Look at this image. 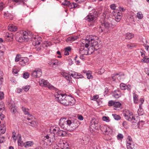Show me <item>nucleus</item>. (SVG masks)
I'll use <instances>...</instances> for the list:
<instances>
[{
  "instance_id": "nucleus-1",
  "label": "nucleus",
  "mask_w": 149,
  "mask_h": 149,
  "mask_svg": "<svg viewBox=\"0 0 149 149\" xmlns=\"http://www.w3.org/2000/svg\"><path fill=\"white\" fill-rule=\"evenodd\" d=\"M54 95L58 101L63 105H72L75 103L74 98L67 96L65 94H62L60 92H56Z\"/></svg>"
},
{
  "instance_id": "nucleus-2",
  "label": "nucleus",
  "mask_w": 149,
  "mask_h": 149,
  "mask_svg": "<svg viewBox=\"0 0 149 149\" xmlns=\"http://www.w3.org/2000/svg\"><path fill=\"white\" fill-rule=\"evenodd\" d=\"M97 37L96 36H92L89 37L88 39H84L85 41H88L87 44L89 47V51L92 49V52L95 50H97L99 48V45L98 42V40H97Z\"/></svg>"
},
{
  "instance_id": "nucleus-3",
  "label": "nucleus",
  "mask_w": 149,
  "mask_h": 149,
  "mask_svg": "<svg viewBox=\"0 0 149 149\" xmlns=\"http://www.w3.org/2000/svg\"><path fill=\"white\" fill-rule=\"evenodd\" d=\"M81 42L82 43V47H81L79 49V53L80 54V57L81 58L84 55H87L92 53V51H91V50L89 51V48H88V46L87 43H88V41L86 40L85 41L83 39L81 40Z\"/></svg>"
},
{
  "instance_id": "nucleus-4",
  "label": "nucleus",
  "mask_w": 149,
  "mask_h": 149,
  "mask_svg": "<svg viewBox=\"0 0 149 149\" xmlns=\"http://www.w3.org/2000/svg\"><path fill=\"white\" fill-rule=\"evenodd\" d=\"M123 115L126 119L132 123V125H136V124L139 121V118L137 117L134 116L132 113L129 110L124 111Z\"/></svg>"
},
{
  "instance_id": "nucleus-5",
  "label": "nucleus",
  "mask_w": 149,
  "mask_h": 149,
  "mask_svg": "<svg viewBox=\"0 0 149 149\" xmlns=\"http://www.w3.org/2000/svg\"><path fill=\"white\" fill-rule=\"evenodd\" d=\"M55 140L54 134L52 132L44 136L42 139V143L45 146L51 145Z\"/></svg>"
},
{
  "instance_id": "nucleus-6",
  "label": "nucleus",
  "mask_w": 149,
  "mask_h": 149,
  "mask_svg": "<svg viewBox=\"0 0 149 149\" xmlns=\"http://www.w3.org/2000/svg\"><path fill=\"white\" fill-rule=\"evenodd\" d=\"M32 34L29 32V34L26 31H22L20 35L19 36L17 35L16 36V40L19 42L23 41H27L29 39H31L32 36Z\"/></svg>"
},
{
  "instance_id": "nucleus-7",
  "label": "nucleus",
  "mask_w": 149,
  "mask_h": 149,
  "mask_svg": "<svg viewBox=\"0 0 149 149\" xmlns=\"http://www.w3.org/2000/svg\"><path fill=\"white\" fill-rule=\"evenodd\" d=\"M50 131L54 134V136L55 135H56L58 136L64 137L66 136L67 134L66 131L60 130L59 128L57 126L52 127Z\"/></svg>"
},
{
  "instance_id": "nucleus-8",
  "label": "nucleus",
  "mask_w": 149,
  "mask_h": 149,
  "mask_svg": "<svg viewBox=\"0 0 149 149\" xmlns=\"http://www.w3.org/2000/svg\"><path fill=\"white\" fill-rule=\"evenodd\" d=\"M112 24L110 22L105 21L104 23L102 24L100 26L99 31L100 32H102L105 31L106 32L107 31L110 30L113 28Z\"/></svg>"
},
{
  "instance_id": "nucleus-9",
  "label": "nucleus",
  "mask_w": 149,
  "mask_h": 149,
  "mask_svg": "<svg viewBox=\"0 0 149 149\" xmlns=\"http://www.w3.org/2000/svg\"><path fill=\"white\" fill-rule=\"evenodd\" d=\"M40 86H42L47 87L49 89L52 90H56V88L53 86L52 85L47 81L44 79H40L39 81Z\"/></svg>"
},
{
  "instance_id": "nucleus-10",
  "label": "nucleus",
  "mask_w": 149,
  "mask_h": 149,
  "mask_svg": "<svg viewBox=\"0 0 149 149\" xmlns=\"http://www.w3.org/2000/svg\"><path fill=\"white\" fill-rule=\"evenodd\" d=\"M77 121L68 120V127L67 130L72 131L78 127V125L77 124Z\"/></svg>"
},
{
  "instance_id": "nucleus-11",
  "label": "nucleus",
  "mask_w": 149,
  "mask_h": 149,
  "mask_svg": "<svg viewBox=\"0 0 149 149\" xmlns=\"http://www.w3.org/2000/svg\"><path fill=\"white\" fill-rule=\"evenodd\" d=\"M68 123V120H67L66 118H61L60 120L59 125L62 128L67 130Z\"/></svg>"
},
{
  "instance_id": "nucleus-12",
  "label": "nucleus",
  "mask_w": 149,
  "mask_h": 149,
  "mask_svg": "<svg viewBox=\"0 0 149 149\" xmlns=\"http://www.w3.org/2000/svg\"><path fill=\"white\" fill-rule=\"evenodd\" d=\"M112 13L115 17V20L117 22H119L122 17V13L118 10H116L113 11Z\"/></svg>"
},
{
  "instance_id": "nucleus-13",
  "label": "nucleus",
  "mask_w": 149,
  "mask_h": 149,
  "mask_svg": "<svg viewBox=\"0 0 149 149\" xmlns=\"http://www.w3.org/2000/svg\"><path fill=\"white\" fill-rule=\"evenodd\" d=\"M31 40L33 45L34 46L39 45L41 42V38L38 36H32Z\"/></svg>"
},
{
  "instance_id": "nucleus-14",
  "label": "nucleus",
  "mask_w": 149,
  "mask_h": 149,
  "mask_svg": "<svg viewBox=\"0 0 149 149\" xmlns=\"http://www.w3.org/2000/svg\"><path fill=\"white\" fill-rule=\"evenodd\" d=\"M108 105L109 106H113L114 109L117 110V108L120 107L121 104L118 102L110 100L108 102Z\"/></svg>"
},
{
  "instance_id": "nucleus-15",
  "label": "nucleus",
  "mask_w": 149,
  "mask_h": 149,
  "mask_svg": "<svg viewBox=\"0 0 149 149\" xmlns=\"http://www.w3.org/2000/svg\"><path fill=\"white\" fill-rule=\"evenodd\" d=\"M42 75L41 70L39 68H36L31 74V75L35 78L39 77Z\"/></svg>"
},
{
  "instance_id": "nucleus-16",
  "label": "nucleus",
  "mask_w": 149,
  "mask_h": 149,
  "mask_svg": "<svg viewBox=\"0 0 149 149\" xmlns=\"http://www.w3.org/2000/svg\"><path fill=\"white\" fill-rule=\"evenodd\" d=\"M100 130L106 134H108L112 132V130L107 125L102 124L100 126Z\"/></svg>"
},
{
  "instance_id": "nucleus-17",
  "label": "nucleus",
  "mask_w": 149,
  "mask_h": 149,
  "mask_svg": "<svg viewBox=\"0 0 149 149\" xmlns=\"http://www.w3.org/2000/svg\"><path fill=\"white\" fill-rule=\"evenodd\" d=\"M97 121L95 118H93L91 121L90 124V128L91 129L93 130L94 129H96L97 126Z\"/></svg>"
},
{
  "instance_id": "nucleus-18",
  "label": "nucleus",
  "mask_w": 149,
  "mask_h": 149,
  "mask_svg": "<svg viewBox=\"0 0 149 149\" xmlns=\"http://www.w3.org/2000/svg\"><path fill=\"white\" fill-rule=\"evenodd\" d=\"M89 141V138L87 136H84L79 139V142L82 145L87 144Z\"/></svg>"
},
{
  "instance_id": "nucleus-19",
  "label": "nucleus",
  "mask_w": 149,
  "mask_h": 149,
  "mask_svg": "<svg viewBox=\"0 0 149 149\" xmlns=\"http://www.w3.org/2000/svg\"><path fill=\"white\" fill-rule=\"evenodd\" d=\"M29 61V59L27 57H22L20 59L19 64L24 66Z\"/></svg>"
},
{
  "instance_id": "nucleus-20",
  "label": "nucleus",
  "mask_w": 149,
  "mask_h": 149,
  "mask_svg": "<svg viewBox=\"0 0 149 149\" xmlns=\"http://www.w3.org/2000/svg\"><path fill=\"white\" fill-rule=\"evenodd\" d=\"M120 88L122 90L127 89L128 91H130L131 88V86L130 85H126L125 84L121 83L120 85Z\"/></svg>"
},
{
  "instance_id": "nucleus-21",
  "label": "nucleus",
  "mask_w": 149,
  "mask_h": 149,
  "mask_svg": "<svg viewBox=\"0 0 149 149\" xmlns=\"http://www.w3.org/2000/svg\"><path fill=\"white\" fill-rule=\"evenodd\" d=\"M112 95L115 98L118 99L121 97L122 93L120 91L118 90L113 91Z\"/></svg>"
},
{
  "instance_id": "nucleus-22",
  "label": "nucleus",
  "mask_w": 149,
  "mask_h": 149,
  "mask_svg": "<svg viewBox=\"0 0 149 149\" xmlns=\"http://www.w3.org/2000/svg\"><path fill=\"white\" fill-rule=\"evenodd\" d=\"M95 17L94 15L92 14L91 13H90L85 18L86 20L89 22L93 21Z\"/></svg>"
},
{
  "instance_id": "nucleus-23",
  "label": "nucleus",
  "mask_w": 149,
  "mask_h": 149,
  "mask_svg": "<svg viewBox=\"0 0 149 149\" xmlns=\"http://www.w3.org/2000/svg\"><path fill=\"white\" fill-rule=\"evenodd\" d=\"M65 141H63L62 139H60L58 142L57 145L58 147V148H60V149H64L63 148L65 145Z\"/></svg>"
},
{
  "instance_id": "nucleus-24",
  "label": "nucleus",
  "mask_w": 149,
  "mask_h": 149,
  "mask_svg": "<svg viewBox=\"0 0 149 149\" xmlns=\"http://www.w3.org/2000/svg\"><path fill=\"white\" fill-rule=\"evenodd\" d=\"M61 74L63 77H65L67 80L69 82L71 81L72 78L71 77V75L70 76L68 73L65 72H62L61 73Z\"/></svg>"
},
{
  "instance_id": "nucleus-25",
  "label": "nucleus",
  "mask_w": 149,
  "mask_h": 149,
  "mask_svg": "<svg viewBox=\"0 0 149 149\" xmlns=\"http://www.w3.org/2000/svg\"><path fill=\"white\" fill-rule=\"evenodd\" d=\"M79 38V36H73L71 37H69L66 40L67 42H69V41L73 42L76 40H77Z\"/></svg>"
},
{
  "instance_id": "nucleus-26",
  "label": "nucleus",
  "mask_w": 149,
  "mask_h": 149,
  "mask_svg": "<svg viewBox=\"0 0 149 149\" xmlns=\"http://www.w3.org/2000/svg\"><path fill=\"white\" fill-rule=\"evenodd\" d=\"M18 146H24V143L22 141L21 135L20 134H18Z\"/></svg>"
},
{
  "instance_id": "nucleus-27",
  "label": "nucleus",
  "mask_w": 149,
  "mask_h": 149,
  "mask_svg": "<svg viewBox=\"0 0 149 149\" xmlns=\"http://www.w3.org/2000/svg\"><path fill=\"white\" fill-rule=\"evenodd\" d=\"M144 124V122L143 120L139 121L136 124V125L135 126V128H138L139 129H141L143 126Z\"/></svg>"
},
{
  "instance_id": "nucleus-28",
  "label": "nucleus",
  "mask_w": 149,
  "mask_h": 149,
  "mask_svg": "<svg viewBox=\"0 0 149 149\" xmlns=\"http://www.w3.org/2000/svg\"><path fill=\"white\" fill-rule=\"evenodd\" d=\"M6 127L4 124H1L0 126V135L3 134L6 131Z\"/></svg>"
},
{
  "instance_id": "nucleus-29",
  "label": "nucleus",
  "mask_w": 149,
  "mask_h": 149,
  "mask_svg": "<svg viewBox=\"0 0 149 149\" xmlns=\"http://www.w3.org/2000/svg\"><path fill=\"white\" fill-rule=\"evenodd\" d=\"M18 134H17L16 132L15 131L12 132L11 139L13 140L14 142H16L17 137H18Z\"/></svg>"
},
{
  "instance_id": "nucleus-30",
  "label": "nucleus",
  "mask_w": 149,
  "mask_h": 149,
  "mask_svg": "<svg viewBox=\"0 0 149 149\" xmlns=\"http://www.w3.org/2000/svg\"><path fill=\"white\" fill-rule=\"evenodd\" d=\"M71 76L73 77L76 79H79L80 78H81L82 76L81 75H79L78 73L74 72H73L71 74Z\"/></svg>"
},
{
  "instance_id": "nucleus-31",
  "label": "nucleus",
  "mask_w": 149,
  "mask_h": 149,
  "mask_svg": "<svg viewBox=\"0 0 149 149\" xmlns=\"http://www.w3.org/2000/svg\"><path fill=\"white\" fill-rule=\"evenodd\" d=\"M15 106V103H13L11 105V108L10 111L13 114L15 113L17 111V110Z\"/></svg>"
},
{
  "instance_id": "nucleus-32",
  "label": "nucleus",
  "mask_w": 149,
  "mask_h": 149,
  "mask_svg": "<svg viewBox=\"0 0 149 149\" xmlns=\"http://www.w3.org/2000/svg\"><path fill=\"white\" fill-rule=\"evenodd\" d=\"M33 144L32 141H27L24 143V146L25 147H29L31 146Z\"/></svg>"
},
{
  "instance_id": "nucleus-33",
  "label": "nucleus",
  "mask_w": 149,
  "mask_h": 149,
  "mask_svg": "<svg viewBox=\"0 0 149 149\" xmlns=\"http://www.w3.org/2000/svg\"><path fill=\"white\" fill-rule=\"evenodd\" d=\"M134 146L130 142H127V143L126 146L127 149H134Z\"/></svg>"
},
{
  "instance_id": "nucleus-34",
  "label": "nucleus",
  "mask_w": 149,
  "mask_h": 149,
  "mask_svg": "<svg viewBox=\"0 0 149 149\" xmlns=\"http://www.w3.org/2000/svg\"><path fill=\"white\" fill-rule=\"evenodd\" d=\"M126 39H130L134 37V35L132 33H128L126 34Z\"/></svg>"
},
{
  "instance_id": "nucleus-35",
  "label": "nucleus",
  "mask_w": 149,
  "mask_h": 149,
  "mask_svg": "<svg viewBox=\"0 0 149 149\" xmlns=\"http://www.w3.org/2000/svg\"><path fill=\"white\" fill-rule=\"evenodd\" d=\"M17 27L13 24L10 25V31L15 32L17 30Z\"/></svg>"
},
{
  "instance_id": "nucleus-36",
  "label": "nucleus",
  "mask_w": 149,
  "mask_h": 149,
  "mask_svg": "<svg viewBox=\"0 0 149 149\" xmlns=\"http://www.w3.org/2000/svg\"><path fill=\"white\" fill-rule=\"evenodd\" d=\"M133 100L134 101L135 103H137L138 102V95L135 93H133Z\"/></svg>"
},
{
  "instance_id": "nucleus-37",
  "label": "nucleus",
  "mask_w": 149,
  "mask_h": 149,
  "mask_svg": "<svg viewBox=\"0 0 149 149\" xmlns=\"http://www.w3.org/2000/svg\"><path fill=\"white\" fill-rule=\"evenodd\" d=\"M52 66H54L55 65H61V62L60 61H59L57 60H54V61L52 62Z\"/></svg>"
},
{
  "instance_id": "nucleus-38",
  "label": "nucleus",
  "mask_w": 149,
  "mask_h": 149,
  "mask_svg": "<svg viewBox=\"0 0 149 149\" xmlns=\"http://www.w3.org/2000/svg\"><path fill=\"white\" fill-rule=\"evenodd\" d=\"M22 110L25 115H28L29 114L28 111L29 109H28L24 107H22Z\"/></svg>"
},
{
  "instance_id": "nucleus-39",
  "label": "nucleus",
  "mask_w": 149,
  "mask_h": 149,
  "mask_svg": "<svg viewBox=\"0 0 149 149\" xmlns=\"http://www.w3.org/2000/svg\"><path fill=\"white\" fill-rule=\"evenodd\" d=\"M141 61L142 62L149 63V57L148 58L147 57H144V58L141 59Z\"/></svg>"
},
{
  "instance_id": "nucleus-40",
  "label": "nucleus",
  "mask_w": 149,
  "mask_h": 149,
  "mask_svg": "<svg viewBox=\"0 0 149 149\" xmlns=\"http://www.w3.org/2000/svg\"><path fill=\"white\" fill-rule=\"evenodd\" d=\"M143 110L142 108L141 104H140L139 105V108L138 110V113L139 115H141L142 114L141 113V112H143Z\"/></svg>"
},
{
  "instance_id": "nucleus-41",
  "label": "nucleus",
  "mask_w": 149,
  "mask_h": 149,
  "mask_svg": "<svg viewBox=\"0 0 149 149\" xmlns=\"http://www.w3.org/2000/svg\"><path fill=\"white\" fill-rule=\"evenodd\" d=\"M112 116L116 120H118L120 119L121 117L119 115L116 114H112Z\"/></svg>"
},
{
  "instance_id": "nucleus-42",
  "label": "nucleus",
  "mask_w": 149,
  "mask_h": 149,
  "mask_svg": "<svg viewBox=\"0 0 149 149\" xmlns=\"http://www.w3.org/2000/svg\"><path fill=\"white\" fill-rule=\"evenodd\" d=\"M88 73H87V77L88 79H92L93 78L92 75H91L92 72L91 71H88Z\"/></svg>"
},
{
  "instance_id": "nucleus-43",
  "label": "nucleus",
  "mask_w": 149,
  "mask_h": 149,
  "mask_svg": "<svg viewBox=\"0 0 149 149\" xmlns=\"http://www.w3.org/2000/svg\"><path fill=\"white\" fill-rule=\"evenodd\" d=\"M30 88V86L29 85H27L24 86H23L22 88L23 90L25 92H27L28 91Z\"/></svg>"
},
{
  "instance_id": "nucleus-44",
  "label": "nucleus",
  "mask_w": 149,
  "mask_h": 149,
  "mask_svg": "<svg viewBox=\"0 0 149 149\" xmlns=\"http://www.w3.org/2000/svg\"><path fill=\"white\" fill-rule=\"evenodd\" d=\"M137 17L139 19H141L143 17V15L141 12H139L137 13Z\"/></svg>"
},
{
  "instance_id": "nucleus-45",
  "label": "nucleus",
  "mask_w": 149,
  "mask_h": 149,
  "mask_svg": "<svg viewBox=\"0 0 149 149\" xmlns=\"http://www.w3.org/2000/svg\"><path fill=\"white\" fill-rule=\"evenodd\" d=\"M102 119L103 121L106 122H109L110 121L109 118L107 116H103Z\"/></svg>"
},
{
  "instance_id": "nucleus-46",
  "label": "nucleus",
  "mask_w": 149,
  "mask_h": 149,
  "mask_svg": "<svg viewBox=\"0 0 149 149\" xmlns=\"http://www.w3.org/2000/svg\"><path fill=\"white\" fill-rule=\"evenodd\" d=\"M70 2L67 0H65L64 2L62 3V4L65 6H68Z\"/></svg>"
},
{
  "instance_id": "nucleus-47",
  "label": "nucleus",
  "mask_w": 149,
  "mask_h": 149,
  "mask_svg": "<svg viewBox=\"0 0 149 149\" xmlns=\"http://www.w3.org/2000/svg\"><path fill=\"white\" fill-rule=\"evenodd\" d=\"M123 138V136L121 134H118L117 136V139L118 140H122Z\"/></svg>"
},
{
  "instance_id": "nucleus-48",
  "label": "nucleus",
  "mask_w": 149,
  "mask_h": 149,
  "mask_svg": "<svg viewBox=\"0 0 149 149\" xmlns=\"http://www.w3.org/2000/svg\"><path fill=\"white\" fill-rule=\"evenodd\" d=\"M20 55L17 54V55L15 59V62L19 61L20 62V59L21 58L19 57Z\"/></svg>"
},
{
  "instance_id": "nucleus-49",
  "label": "nucleus",
  "mask_w": 149,
  "mask_h": 149,
  "mask_svg": "<svg viewBox=\"0 0 149 149\" xmlns=\"http://www.w3.org/2000/svg\"><path fill=\"white\" fill-rule=\"evenodd\" d=\"M29 77V74L28 72H26L23 74V77L25 79H27Z\"/></svg>"
},
{
  "instance_id": "nucleus-50",
  "label": "nucleus",
  "mask_w": 149,
  "mask_h": 149,
  "mask_svg": "<svg viewBox=\"0 0 149 149\" xmlns=\"http://www.w3.org/2000/svg\"><path fill=\"white\" fill-rule=\"evenodd\" d=\"M18 70L16 68H14L13 69L12 73L13 74H17Z\"/></svg>"
},
{
  "instance_id": "nucleus-51",
  "label": "nucleus",
  "mask_w": 149,
  "mask_h": 149,
  "mask_svg": "<svg viewBox=\"0 0 149 149\" xmlns=\"http://www.w3.org/2000/svg\"><path fill=\"white\" fill-rule=\"evenodd\" d=\"M74 3H69V4L68 6V7L71 8H74Z\"/></svg>"
},
{
  "instance_id": "nucleus-52",
  "label": "nucleus",
  "mask_w": 149,
  "mask_h": 149,
  "mask_svg": "<svg viewBox=\"0 0 149 149\" xmlns=\"http://www.w3.org/2000/svg\"><path fill=\"white\" fill-rule=\"evenodd\" d=\"M104 71V70L103 68H101L98 72V73L100 74H101L103 73Z\"/></svg>"
},
{
  "instance_id": "nucleus-53",
  "label": "nucleus",
  "mask_w": 149,
  "mask_h": 149,
  "mask_svg": "<svg viewBox=\"0 0 149 149\" xmlns=\"http://www.w3.org/2000/svg\"><path fill=\"white\" fill-rule=\"evenodd\" d=\"M124 76V74H122L120 75H118V77H117V78H118V80H121V79L120 78L121 77H122V79H123V78Z\"/></svg>"
},
{
  "instance_id": "nucleus-54",
  "label": "nucleus",
  "mask_w": 149,
  "mask_h": 149,
  "mask_svg": "<svg viewBox=\"0 0 149 149\" xmlns=\"http://www.w3.org/2000/svg\"><path fill=\"white\" fill-rule=\"evenodd\" d=\"M13 1H14L16 3L19 2L24 3V1H26L27 0H12Z\"/></svg>"
},
{
  "instance_id": "nucleus-55",
  "label": "nucleus",
  "mask_w": 149,
  "mask_h": 149,
  "mask_svg": "<svg viewBox=\"0 0 149 149\" xmlns=\"http://www.w3.org/2000/svg\"><path fill=\"white\" fill-rule=\"evenodd\" d=\"M111 8L113 10H114L116 8V6L115 4H112L110 6Z\"/></svg>"
},
{
  "instance_id": "nucleus-56",
  "label": "nucleus",
  "mask_w": 149,
  "mask_h": 149,
  "mask_svg": "<svg viewBox=\"0 0 149 149\" xmlns=\"http://www.w3.org/2000/svg\"><path fill=\"white\" fill-rule=\"evenodd\" d=\"M4 97L3 93L2 92H0V100H2Z\"/></svg>"
},
{
  "instance_id": "nucleus-57",
  "label": "nucleus",
  "mask_w": 149,
  "mask_h": 149,
  "mask_svg": "<svg viewBox=\"0 0 149 149\" xmlns=\"http://www.w3.org/2000/svg\"><path fill=\"white\" fill-rule=\"evenodd\" d=\"M77 117L78 119L81 120H83L84 119L83 116L82 115H78Z\"/></svg>"
},
{
  "instance_id": "nucleus-58",
  "label": "nucleus",
  "mask_w": 149,
  "mask_h": 149,
  "mask_svg": "<svg viewBox=\"0 0 149 149\" xmlns=\"http://www.w3.org/2000/svg\"><path fill=\"white\" fill-rule=\"evenodd\" d=\"M28 115V117L27 118L28 120H31L33 119V116L31 114H29Z\"/></svg>"
},
{
  "instance_id": "nucleus-59",
  "label": "nucleus",
  "mask_w": 149,
  "mask_h": 149,
  "mask_svg": "<svg viewBox=\"0 0 149 149\" xmlns=\"http://www.w3.org/2000/svg\"><path fill=\"white\" fill-rule=\"evenodd\" d=\"M141 56L143 57V58H144V57H147L146 56H145V52L144 51H141Z\"/></svg>"
},
{
  "instance_id": "nucleus-60",
  "label": "nucleus",
  "mask_w": 149,
  "mask_h": 149,
  "mask_svg": "<svg viewBox=\"0 0 149 149\" xmlns=\"http://www.w3.org/2000/svg\"><path fill=\"white\" fill-rule=\"evenodd\" d=\"M99 98V96L98 95H95L93 96L92 100H96L98 99Z\"/></svg>"
},
{
  "instance_id": "nucleus-61",
  "label": "nucleus",
  "mask_w": 149,
  "mask_h": 149,
  "mask_svg": "<svg viewBox=\"0 0 149 149\" xmlns=\"http://www.w3.org/2000/svg\"><path fill=\"white\" fill-rule=\"evenodd\" d=\"M3 8V4L2 3H0V11H2Z\"/></svg>"
},
{
  "instance_id": "nucleus-62",
  "label": "nucleus",
  "mask_w": 149,
  "mask_h": 149,
  "mask_svg": "<svg viewBox=\"0 0 149 149\" xmlns=\"http://www.w3.org/2000/svg\"><path fill=\"white\" fill-rule=\"evenodd\" d=\"M13 35L12 33L10 34V41H12L13 39Z\"/></svg>"
},
{
  "instance_id": "nucleus-63",
  "label": "nucleus",
  "mask_w": 149,
  "mask_h": 149,
  "mask_svg": "<svg viewBox=\"0 0 149 149\" xmlns=\"http://www.w3.org/2000/svg\"><path fill=\"white\" fill-rule=\"evenodd\" d=\"M27 124L29 125L33 126L34 125V122L33 121H31L30 122H27Z\"/></svg>"
},
{
  "instance_id": "nucleus-64",
  "label": "nucleus",
  "mask_w": 149,
  "mask_h": 149,
  "mask_svg": "<svg viewBox=\"0 0 149 149\" xmlns=\"http://www.w3.org/2000/svg\"><path fill=\"white\" fill-rule=\"evenodd\" d=\"M4 115L2 114L0 112V118L2 120L4 118Z\"/></svg>"
}]
</instances>
